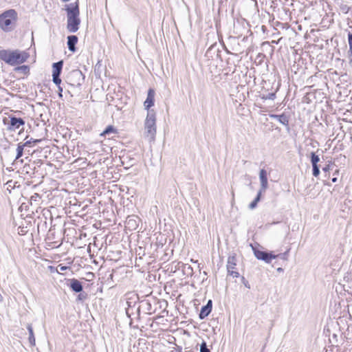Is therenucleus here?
<instances>
[{
    "label": "nucleus",
    "mask_w": 352,
    "mask_h": 352,
    "mask_svg": "<svg viewBox=\"0 0 352 352\" xmlns=\"http://www.w3.org/2000/svg\"><path fill=\"white\" fill-rule=\"evenodd\" d=\"M67 11V30L69 32H76L79 29L80 19L79 18V7L78 3H70L65 8Z\"/></svg>",
    "instance_id": "1"
},
{
    "label": "nucleus",
    "mask_w": 352,
    "mask_h": 352,
    "mask_svg": "<svg viewBox=\"0 0 352 352\" xmlns=\"http://www.w3.org/2000/svg\"><path fill=\"white\" fill-rule=\"evenodd\" d=\"M28 56V53L19 50H0V59L10 65L23 63L26 61Z\"/></svg>",
    "instance_id": "2"
},
{
    "label": "nucleus",
    "mask_w": 352,
    "mask_h": 352,
    "mask_svg": "<svg viewBox=\"0 0 352 352\" xmlns=\"http://www.w3.org/2000/svg\"><path fill=\"white\" fill-rule=\"evenodd\" d=\"M156 135V118L153 110H148L144 122V136L153 141Z\"/></svg>",
    "instance_id": "3"
},
{
    "label": "nucleus",
    "mask_w": 352,
    "mask_h": 352,
    "mask_svg": "<svg viewBox=\"0 0 352 352\" xmlns=\"http://www.w3.org/2000/svg\"><path fill=\"white\" fill-rule=\"evenodd\" d=\"M16 18L17 14L14 10L4 12L0 15V28L5 32L11 31Z\"/></svg>",
    "instance_id": "4"
},
{
    "label": "nucleus",
    "mask_w": 352,
    "mask_h": 352,
    "mask_svg": "<svg viewBox=\"0 0 352 352\" xmlns=\"http://www.w3.org/2000/svg\"><path fill=\"white\" fill-rule=\"evenodd\" d=\"M85 76L80 69H74L67 76L66 81L72 88H79L83 83Z\"/></svg>",
    "instance_id": "5"
},
{
    "label": "nucleus",
    "mask_w": 352,
    "mask_h": 352,
    "mask_svg": "<svg viewBox=\"0 0 352 352\" xmlns=\"http://www.w3.org/2000/svg\"><path fill=\"white\" fill-rule=\"evenodd\" d=\"M3 122L5 125H7V130L10 131H14L25 124V121L23 118H16L13 116L9 118H4Z\"/></svg>",
    "instance_id": "6"
},
{
    "label": "nucleus",
    "mask_w": 352,
    "mask_h": 352,
    "mask_svg": "<svg viewBox=\"0 0 352 352\" xmlns=\"http://www.w3.org/2000/svg\"><path fill=\"white\" fill-rule=\"evenodd\" d=\"M252 248L254 254L258 260L263 261L266 263H270L272 260L275 258V254L272 252L261 251L254 248L252 245Z\"/></svg>",
    "instance_id": "7"
},
{
    "label": "nucleus",
    "mask_w": 352,
    "mask_h": 352,
    "mask_svg": "<svg viewBox=\"0 0 352 352\" xmlns=\"http://www.w3.org/2000/svg\"><path fill=\"white\" fill-rule=\"evenodd\" d=\"M236 263L237 259L235 254H230L228 258L226 265L228 274L236 278L239 276V273L237 271L234 270L236 268Z\"/></svg>",
    "instance_id": "8"
},
{
    "label": "nucleus",
    "mask_w": 352,
    "mask_h": 352,
    "mask_svg": "<svg viewBox=\"0 0 352 352\" xmlns=\"http://www.w3.org/2000/svg\"><path fill=\"white\" fill-rule=\"evenodd\" d=\"M259 179L261 182V188L258 192H264L268 188L267 173L265 169H261L259 173Z\"/></svg>",
    "instance_id": "9"
},
{
    "label": "nucleus",
    "mask_w": 352,
    "mask_h": 352,
    "mask_svg": "<svg viewBox=\"0 0 352 352\" xmlns=\"http://www.w3.org/2000/svg\"><path fill=\"white\" fill-rule=\"evenodd\" d=\"M155 101V91L153 89H149L147 94V98L144 102V106L148 111L154 105Z\"/></svg>",
    "instance_id": "10"
},
{
    "label": "nucleus",
    "mask_w": 352,
    "mask_h": 352,
    "mask_svg": "<svg viewBox=\"0 0 352 352\" xmlns=\"http://www.w3.org/2000/svg\"><path fill=\"white\" fill-rule=\"evenodd\" d=\"M69 284L68 285L71 288V289L76 292V293H80L82 291L83 287L80 281H79L78 279L76 278H72L69 279Z\"/></svg>",
    "instance_id": "11"
},
{
    "label": "nucleus",
    "mask_w": 352,
    "mask_h": 352,
    "mask_svg": "<svg viewBox=\"0 0 352 352\" xmlns=\"http://www.w3.org/2000/svg\"><path fill=\"white\" fill-rule=\"evenodd\" d=\"M212 302L211 300H209L207 304L201 307L200 313L199 314V317L201 320L204 319L210 314L212 311Z\"/></svg>",
    "instance_id": "12"
},
{
    "label": "nucleus",
    "mask_w": 352,
    "mask_h": 352,
    "mask_svg": "<svg viewBox=\"0 0 352 352\" xmlns=\"http://www.w3.org/2000/svg\"><path fill=\"white\" fill-rule=\"evenodd\" d=\"M270 117L273 119L277 120L280 124H283L285 126H289V116L285 113H282L280 115L276 114H270Z\"/></svg>",
    "instance_id": "13"
},
{
    "label": "nucleus",
    "mask_w": 352,
    "mask_h": 352,
    "mask_svg": "<svg viewBox=\"0 0 352 352\" xmlns=\"http://www.w3.org/2000/svg\"><path fill=\"white\" fill-rule=\"evenodd\" d=\"M78 37L76 35H70L67 36V47L69 51L76 52V45L78 42Z\"/></svg>",
    "instance_id": "14"
},
{
    "label": "nucleus",
    "mask_w": 352,
    "mask_h": 352,
    "mask_svg": "<svg viewBox=\"0 0 352 352\" xmlns=\"http://www.w3.org/2000/svg\"><path fill=\"white\" fill-rule=\"evenodd\" d=\"M63 66V60H60L52 64V74L60 75Z\"/></svg>",
    "instance_id": "15"
},
{
    "label": "nucleus",
    "mask_w": 352,
    "mask_h": 352,
    "mask_svg": "<svg viewBox=\"0 0 352 352\" xmlns=\"http://www.w3.org/2000/svg\"><path fill=\"white\" fill-rule=\"evenodd\" d=\"M27 329L29 331V342L32 346L35 345V338L33 332V329L31 324H27Z\"/></svg>",
    "instance_id": "16"
},
{
    "label": "nucleus",
    "mask_w": 352,
    "mask_h": 352,
    "mask_svg": "<svg viewBox=\"0 0 352 352\" xmlns=\"http://www.w3.org/2000/svg\"><path fill=\"white\" fill-rule=\"evenodd\" d=\"M111 133H116V129L112 125H109L103 131L100 133V136L106 137Z\"/></svg>",
    "instance_id": "17"
},
{
    "label": "nucleus",
    "mask_w": 352,
    "mask_h": 352,
    "mask_svg": "<svg viewBox=\"0 0 352 352\" xmlns=\"http://www.w3.org/2000/svg\"><path fill=\"white\" fill-rule=\"evenodd\" d=\"M23 149H24V146L22 145V143L20 142L17 144V148H16V157H15V162L16 163H17V160L21 157H22L23 154Z\"/></svg>",
    "instance_id": "18"
},
{
    "label": "nucleus",
    "mask_w": 352,
    "mask_h": 352,
    "mask_svg": "<svg viewBox=\"0 0 352 352\" xmlns=\"http://www.w3.org/2000/svg\"><path fill=\"white\" fill-rule=\"evenodd\" d=\"M261 194L262 193L261 192H258V193H257L256 197L254 198V199L249 205V208L250 209L252 210V209H254L256 207L258 202L261 200Z\"/></svg>",
    "instance_id": "19"
},
{
    "label": "nucleus",
    "mask_w": 352,
    "mask_h": 352,
    "mask_svg": "<svg viewBox=\"0 0 352 352\" xmlns=\"http://www.w3.org/2000/svg\"><path fill=\"white\" fill-rule=\"evenodd\" d=\"M310 160L312 166L318 165V163L320 162V157L314 152H311Z\"/></svg>",
    "instance_id": "20"
},
{
    "label": "nucleus",
    "mask_w": 352,
    "mask_h": 352,
    "mask_svg": "<svg viewBox=\"0 0 352 352\" xmlns=\"http://www.w3.org/2000/svg\"><path fill=\"white\" fill-rule=\"evenodd\" d=\"M40 141H41L40 140H35V139L31 138L30 140H27L25 142L22 143V145L24 147L31 146L32 143L35 144V143L39 142Z\"/></svg>",
    "instance_id": "21"
},
{
    "label": "nucleus",
    "mask_w": 352,
    "mask_h": 352,
    "mask_svg": "<svg viewBox=\"0 0 352 352\" xmlns=\"http://www.w3.org/2000/svg\"><path fill=\"white\" fill-rule=\"evenodd\" d=\"M60 75L52 74V80H53L54 83L58 86H60V83H61V79L60 78Z\"/></svg>",
    "instance_id": "22"
},
{
    "label": "nucleus",
    "mask_w": 352,
    "mask_h": 352,
    "mask_svg": "<svg viewBox=\"0 0 352 352\" xmlns=\"http://www.w3.org/2000/svg\"><path fill=\"white\" fill-rule=\"evenodd\" d=\"M200 352H210L205 341H203L200 344Z\"/></svg>",
    "instance_id": "23"
},
{
    "label": "nucleus",
    "mask_w": 352,
    "mask_h": 352,
    "mask_svg": "<svg viewBox=\"0 0 352 352\" xmlns=\"http://www.w3.org/2000/svg\"><path fill=\"white\" fill-rule=\"evenodd\" d=\"M16 70L21 71L23 74H27L29 72L30 69H29V67L27 65H22V66L17 67L16 68Z\"/></svg>",
    "instance_id": "24"
},
{
    "label": "nucleus",
    "mask_w": 352,
    "mask_h": 352,
    "mask_svg": "<svg viewBox=\"0 0 352 352\" xmlns=\"http://www.w3.org/2000/svg\"><path fill=\"white\" fill-rule=\"evenodd\" d=\"M348 43L349 46V52L352 54V32H349L348 33Z\"/></svg>",
    "instance_id": "25"
},
{
    "label": "nucleus",
    "mask_w": 352,
    "mask_h": 352,
    "mask_svg": "<svg viewBox=\"0 0 352 352\" xmlns=\"http://www.w3.org/2000/svg\"><path fill=\"white\" fill-rule=\"evenodd\" d=\"M312 173L314 177H318L320 174V168L318 165L312 166Z\"/></svg>",
    "instance_id": "26"
},
{
    "label": "nucleus",
    "mask_w": 352,
    "mask_h": 352,
    "mask_svg": "<svg viewBox=\"0 0 352 352\" xmlns=\"http://www.w3.org/2000/svg\"><path fill=\"white\" fill-rule=\"evenodd\" d=\"M87 298V294L85 292L83 293H81L80 292V294L78 295L77 296V300L78 301H84L85 300H86Z\"/></svg>",
    "instance_id": "27"
},
{
    "label": "nucleus",
    "mask_w": 352,
    "mask_h": 352,
    "mask_svg": "<svg viewBox=\"0 0 352 352\" xmlns=\"http://www.w3.org/2000/svg\"><path fill=\"white\" fill-rule=\"evenodd\" d=\"M351 10V8L349 6H348L347 5H341L340 6V10L344 13V14H347Z\"/></svg>",
    "instance_id": "28"
},
{
    "label": "nucleus",
    "mask_w": 352,
    "mask_h": 352,
    "mask_svg": "<svg viewBox=\"0 0 352 352\" xmlns=\"http://www.w3.org/2000/svg\"><path fill=\"white\" fill-rule=\"evenodd\" d=\"M276 98V94L275 93H269L266 96H264L263 97V99L265 100H274Z\"/></svg>",
    "instance_id": "29"
},
{
    "label": "nucleus",
    "mask_w": 352,
    "mask_h": 352,
    "mask_svg": "<svg viewBox=\"0 0 352 352\" xmlns=\"http://www.w3.org/2000/svg\"><path fill=\"white\" fill-rule=\"evenodd\" d=\"M241 283L243 284V285L247 287L248 289H250L251 286L249 283V282L245 278L244 276L241 277Z\"/></svg>",
    "instance_id": "30"
},
{
    "label": "nucleus",
    "mask_w": 352,
    "mask_h": 352,
    "mask_svg": "<svg viewBox=\"0 0 352 352\" xmlns=\"http://www.w3.org/2000/svg\"><path fill=\"white\" fill-rule=\"evenodd\" d=\"M280 258V259L285 260L287 259V252L283 254H275V258Z\"/></svg>",
    "instance_id": "31"
},
{
    "label": "nucleus",
    "mask_w": 352,
    "mask_h": 352,
    "mask_svg": "<svg viewBox=\"0 0 352 352\" xmlns=\"http://www.w3.org/2000/svg\"><path fill=\"white\" fill-rule=\"evenodd\" d=\"M57 272H59L60 271V272H63V271H65L67 269H68L69 267H67V266H63L62 265H59L57 267Z\"/></svg>",
    "instance_id": "32"
},
{
    "label": "nucleus",
    "mask_w": 352,
    "mask_h": 352,
    "mask_svg": "<svg viewBox=\"0 0 352 352\" xmlns=\"http://www.w3.org/2000/svg\"><path fill=\"white\" fill-rule=\"evenodd\" d=\"M127 224L133 227L135 226V221H133L132 219H129L127 221Z\"/></svg>",
    "instance_id": "33"
},
{
    "label": "nucleus",
    "mask_w": 352,
    "mask_h": 352,
    "mask_svg": "<svg viewBox=\"0 0 352 352\" xmlns=\"http://www.w3.org/2000/svg\"><path fill=\"white\" fill-rule=\"evenodd\" d=\"M58 96L60 98H62L63 97V94H62V92H63V88L62 87L60 86H58Z\"/></svg>",
    "instance_id": "34"
},
{
    "label": "nucleus",
    "mask_w": 352,
    "mask_h": 352,
    "mask_svg": "<svg viewBox=\"0 0 352 352\" xmlns=\"http://www.w3.org/2000/svg\"><path fill=\"white\" fill-rule=\"evenodd\" d=\"M330 170V165H327L326 166L322 168V170L325 173L329 172Z\"/></svg>",
    "instance_id": "35"
},
{
    "label": "nucleus",
    "mask_w": 352,
    "mask_h": 352,
    "mask_svg": "<svg viewBox=\"0 0 352 352\" xmlns=\"http://www.w3.org/2000/svg\"><path fill=\"white\" fill-rule=\"evenodd\" d=\"M70 87V89H67V92H68V94H69L71 95V96H73V94H72V91H73V89H74V88H72L71 87Z\"/></svg>",
    "instance_id": "36"
},
{
    "label": "nucleus",
    "mask_w": 352,
    "mask_h": 352,
    "mask_svg": "<svg viewBox=\"0 0 352 352\" xmlns=\"http://www.w3.org/2000/svg\"><path fill=\"white\" fill-rule=\"evenodd\" d=\"M277 271L278 272H283V269L282 267H278V268H277Z\"/></svg>",
    "instance_id": "37"
},
{
    "label": "nucleus",
    "mask_w": 352,
    "mask_h": 352,
    "mask_svg": "<svg viewBox=\"0 0 352 352\" xmlns=\"http://www.w3.org/2000/svg\"><path fill=\"white\" fill-rule=\"evenodd\" d=\"M331 181H332V182H333V183L336 182H337V177H333V178L331 179Z\"/></svg>",
    "instance_id": "38"
},
{
    "label": "nucleus",
    "mask_w": 352,
    "mask_h": 352,
    "mask_svg": "<svg viewBox=\"0 0 352 352\" xmlns=\"http://www.w3.org/2000/svg\"><path fill=\"white\" fill-rule=\"evenodd\" d=\"M30 168V165H25V166L23 167V168H24V169H25V170H26L27 168Z\"/></svg>",
    "instance_id": "39"
},
{
    "label": "nucleus",
    "mask_w": 352,
    "mask_h": 352,
    "mask_svg": "<svg viewBox=\"0 0 352 352\" xmlns=\"http://www.w3.org/2000/svg\"><path fill=\"white\" fill-rule=\"evenodd\" d=\"M350 15H351V17H352V12L350 13Z\"/></svg>",
    "instance_id": "40"
},
{
    "label": "nucleus",
    "mask_w": 352,
    "mask_h": 352,
    "mask_svg": "<svg viewBox=\"0 0 352 352\" xmlns=\"http://www.w3.org/2000/svg\"><path fill=\"white\" fill-rule=\"evenodd\" d=\"M351 63H352V59L351 60Z\"/></svg>",
    "instance_id": "41"
}]
</instances>
